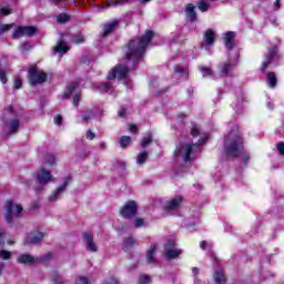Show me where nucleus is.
I'll return each mask as SVG.
<instances>
[{
	"label": "nucleus",
	"instance_id": "1",
	"mask_svg": "<svg viewBox=\"0 0 284 284\" xmlns=\"http://www.w3.org/2000/svg\"><path fill=\"white\" fill-rule=\"evenodd\" d=\"M154 38V32L151 30L146 31L141 38L132 39L128 44L126 59L132 61L133 65H136L141 59H143V54H145V48L150 45V41Z\"/></svg>",
	"mask_w": 284,
	"mask_h": 284
},
{
	"label": "nucleus",
	"instance_id": "2",
	"mask_svg": "<svg viewBox=\"0 0 284 284\" xmlns=\"http://www.w3.org/2000/svg\"><path fill=\"white\" fill-rule=\"evenodd\" d=\"M243 135L239 131V126H233L229 135L224 138V152L229 159H237L243 154Z\"/></svg>",
	"mask_w": 284,
	"mask_h": 284
},
{
	"label": "nucleus",
	"instance_id": "3",
	"mask_svg": "<svg viewBox=\"0 0 284 284\" xmlns=\"http://www.w3.org/2000/svg\"><path fill=\"white\" fill-rule=\"evenodd\" d=\"M205 143H207V134L202 135L195 144L179 145L174 151V156H181L183 162L187 163V161H190V156H192V153L194 152V149L199 148V145H205Z\"/></svg>",
	"mask_w": 284,
	"mask_h": 284
},
{
	"label": "nucleus",
	"instance_id": "4",
	"mask_svg": "<svg viewBox=\"0 0 284 284\" xmlns=\"http://www.w3.org/2000/svg\"><path fill=\"white\" fill-rule=\"evenodd\" d=\"M4 219L9 225L14 222V216H19L23 212V206L21 204H14L12 200H9L4 204Z\"/></svg>",
	"mask_w": 284,
	"mask_h": 284
},
{
	"label": "nucleus",
	"instance_id": "5",
	"mask_svg": "<svg viewBox=\"0 0 284 284\" xmlns=\"http://www.w3.org/2000/svg\"><path fill=\"white\" fill-rule=\"evenodd\" d=\"M28 80L30 85H41V83H45L48 81V73L39 70L37 65H32L28 70Z\"/></svg>",
	"mask_w": 284,
	"mask_h": 284
},
{
	"label": "nucleus",
	"instance_id": "6",
	"mask_svg": "<svg viewBox=\"0 0 284 284\" xmlns=\"http://www.w3.org/2000/svg\"><path fill=\"white\" fill-rule=\"evenodd\" d=\"M51 257H52V253H47L42 257H34L31 254L24 253V254H20L17 261L21 265H34L37 261H39L40 263H45V261H50Z\"/></svg>",
	"mask_w": 284,
	"mask_h": 284
},
{
	"label": "nucleus",
	"instance_id": "7",
	"mask_svg": "<svg viewBox=\"0 0 284 284\" xmlns=\"http://www.w3.org/2000/svg\"><path fill=\"white\" fill-rule=\"evenodd\" d=\"M234 68H236V62L229 58L226 61L219 64L217 74L221 79H226V77H232Z\"/></svg>",
	"mask_w": 284,
	"mask_h": 284
},
{
	"label": "nucleus",
	"instance_id": "8",
	"mask_svg": "<svg viewBox=\"0 0 284 284\" xmlns=\"http://www.w3.org/2000/svg\"><path fill=\"white\" fill-rule=\"evenodd\" d=\"M164 252L169 261L179 258V256L183 254V250L176 248V242H174V240L166 241V243L164 244Z\"/></svg>",
	"mask_w": 284,
	"mask_h": 284
},
{
	"label": "nucleus",
	"instance_id": "9",
	"mask_svg": "<svg viewBox=\"0 0 284 284\" xmlns=\"http://www.w3.org/2000/svg\"><path fill=\"white\" fill-rule=\"evenodd\" d=\"M139 212V205L135 201H129L124 204V207L121 209L120 214L122 219H134Z\"/></svg>",
	"mask_w": 284,
	"mask_h": 284
},
{
	"label": "nucleus",
	"instance_id": "10",
	"mask_svg": "<svg viewBox=\"0 0 284 284\" xmlns=\"http://www.w3.org/2000/svg\"><path fill=\"white\" fill-rule=\"evenodd\" d=\"M128 72H130V68L128 65H116L112 71L109 72L108 79L109 81H114L118 79H128Z\"/></svg>",
	"mask_w": 284,
	"mask_h": 284
},
{
	"label": "nucleus",
	"instance_id": "11",
	"mask_svg": "<svg viewBox=\"0 0 284 284\" xmlns=\"http://www.w3.org/2000/svg\"><path fill=\"white\" fill-rule=\"evenodd\" d=\"M276 59H278V47H272L268 49V53L262 62L261 71L265 72V70L268 69Z\"/></svg>",
	"mask_w": 284,
	"mask_h": 284
},
{
	"label": "nucleus",
	"instance_id": "12",
	"mask_svg": "<svg viewBox=\"0 0 284 284\" xmlns=\"http://www.w3.org/2000/svg\"><path fill=\"white\" fill-rule=\"evenodd\" d=\"M33 34H37V29L34 27H18L12 34V39H20V37H33Z\"/></svg>",
	"mask_w": 284,
	"mask_h": 284
},
{
	"label": "nucleus",
	"instance_id": "13",
	"mask_svg": "<svg viewBox=\"0 0 284 284\" xmlns=\"http://www.w3.org/2000/svg\"><path fill=\"white\" fill-rule=\"evenodd\" d=\"M36 179L39 185H48V183L52 181V174L42 166L41 170L37 172Z\"/></svg>",
	"mask_w": 284,
	"mask_h": 284
},
{
	"label": "nucleus",
	"instance_id": "14",
	"mask_svg": "<svg viewBox=\"0 0 284 284\" xmlns=\"http://www.w3.org/2000/svg\"><path fill=\"white\" fill-rule=\"evenodd\" d=\"M83 243L88 252H99V246L97 245V242H94V235H92V233L83 234Z\"/></svg>",
	"mask_w": 284,
	"mask_h": 284
},
{
	"label": "nucleus",
	"instance_id": "15",
	"mask_svg": "<svg viewBox=\"0 0 284 284\" xmlns=\"http://www.w3.org/2000/svg\"><path fill=\"white\" fill-rule=\"evenodd\" d=\"M4 125L8 129L7 136H12V134H17V132H19L21 122L19 121V119H12V120L6 121Z\"/></svg>",
	"mask_w": 284,
	"mask_h": 284
},
{
	"label": "nucleus",
	"instance_id": "16",
	"mask_svg": "<svg viewBox=\"0 0 284 284\" xmlns=\"http://www.w3.org/2000/svg\"><path fill=\"white\" fill-rule=\"evenodd\" d=\"M70 181H72V178L67 176L64 179L63 185L58 187L57 191L49 196V201L51 203H53V201H57V199H59V195L62 194V192H65V187H68V185H70Z\"/></svg>",
	"mask_w": 284,
	"mask_h": 284
},
{
	"label": "nucleus",
	"instance_id": "17",
	"mask_svg": "<svg viewBox=\"0 0 284 284\" xmlns=\"http://www.w3.org/2000/svg\"><path fill=\"white\" fill-rule=\"evenodd\" d=\"M43 241V233L41 232H32L29 233L27 236V243H30L31 245H37Z\"/></svg>",
	"mask_w": 284,
	"mask_h": 284
},
{
	"label": "nucleus",
	"instance_id": "18",
	"mask_svg": "<svg viewBox=\"0 0 284 284\" xmlns=\"http://www.w3.org/2000/svg\"><path fill=\"white\" fill-rule=\"evenodd\" d=\"M181 203H183V197L181 196L174 197L166 203L165 210H168L169 212L179 210V207H181Z\"/></svg>",
	"mask_w": 284,
	"mask_h": 284
},
{
	"label": "nucleus",
	"instance_id": "19",
	"mask_svg": "<svg viewBox=\"0 0 284 284\" xmlns=\"http://www.w3.org/2000/svg\"><path fill=\"white\" fill-rule=\"evenodd\" d=\"M8 14H10V10L8 8L0 9V17H8ZM13 26H14V23L2 24V26L0 24V34L8 32V30H10Z\"/></svg>",
	"mask_w": 284,
	"mask_h": 284
},
{
	"label": "nucleus",
	"instance_id": "20",
	"mask_svg": "<svg viewBox=\"0 0 284 284\" xmlns=\"http://www.w3.org/2000/svg\"><path fill=\"white\" fill-rule=\"evenodd\" d=\"M77 88H79V81H74L71 82L67 89V91L64 92V94L62 95V99L65 101L68 99H70V97H72V93L74 92V90H77Z\"/></svg>",
	"mask_w": 284,
	"mask_h": 284
},
{
	"label": "nucleus",
	"instance_id": "21",
	"mask_svg": "<svg viewBox=\"0 0 284 284\" xmlns=\"http://www.w3.org/2000/svg\"><path fill=\"white\" fill-rule=\"evenodd\" d=\"M119 26V20H113L112 22H109L104 24L103 27V37H108L114 28Z\"/></svg>",
	"mask_w": 284,
	"mask_h": 284
},
{
	"label": "nucleus",
	"instance_id": "22",
	"mask_svg": "<svg viewBox=\"0 0 284 284\" xmlns=\"http://www.w3.org/2000/svg\"><path fill=\"white\" fill-rule=\"evenodd\" d=\"M123 0H106V2L102 3L100 10H104V8H116V6H123Z\"/></svg>",
	"mask_w": 284,
	"mask_h": 284
},
{
	"label": "nucleus",
	"instance_id": "23",
	"mask_svg": "<svg viewBox=\"0 0 284 284\" xmlns=\"http://www.w3.org/2000/svg\"><path fill=\"white\" fill-rule=\"evenodd\" d=\"M185 14L190 21L196 20V11H194V4L189 3L186 4Z\"/></svg>",
	"mask_w": 284,
	"mask_h": 284
},
{
	"label": "nucleus",
	"instance_id": "24",
	"mask_svg": "<svg viewBox=\"0 0 284 284\" xmlns=\"http://www.w3.org/2000/svg\"><path fill=\"white\" fill-rule=\"evenodd\" d=\"M214 31L212 29H207L204 33V42L206 45H214Z\"/></svg>",
	"mask_w": 284,
	"mask_h": 284
},
{
	"label": "nucleus",
	"instance_id": "25",
	"mask_svg": "<svg viewBox=\"0 0 284 284\" xmlns=\"http://www.w3.org/2000/svg\"><path fill=\"white\" fill-rule=\"evenodd\" d=\"M154 254H156V244H152L150 250L146 252L148 263H156V258H154Z\"/></svg>",
	"mask_w": 284,
	"mask_h": 284
},
{
	"label": "nucleus",
	"instance_id": "26",
	"mask_svg": "<svg viewBox=\"0 0 284 284\" xmlns=\"http://www.w3.org/2000/svg\"><path fill=\"white\" fill-rule=\"evenodd\" d=\"M55 52H59L60 54H65L68 50H70V47L65 45V41L63 39H60L58 42V45L54 47Z\"/></svg>",
	"mask_w": 284,
	"mask_h": 284
},
{
	"label": "nucleus",
	"instance_id": "27",
	"mask_svg": "<svg viewBox=\"0 0 284 284\" xmlns=\"http://www.w3.org/2000/svg\"><path fill=\"white\" fill-rule=\"evenodd\" d=\"M266 83L268 85V88H276V73L274 72H268L266 75Z\"/></svg>",
	"mask_w": 284,
	"mask_h": 284
},
{
	"label": "nucleus",
	"instance_id": "28",
	"mask_svg": "<svg viewBox=\"0 0 284 284\" xmlns=\"http://www.w3.org/2000/svg\"><path fill=\"white\" fill-rule=\"evenodd\" d=\"M90 119H94V111H92V109H87L84 110L81 121L82 123H88Z\"/></svg>",
	"mask_w": 284,
	"mask_h": 284
},
{
	"label": "nucleus",
	"instance_id": "29",
	"mask_svg": "<svg viewBox=\"0 0 284 284\" xmlns=\"http://www.w3.org/2000/svg\"><path fill=\"white\" fill-rule=\"evenodd\" d=\"M136 245V240L134 237H126L123 241V246L125 250H130L131 247H134Z\"/></svg>",
	"mask_w": 284,
	"mask_h": 284
},
{
	"label": "nucleus",
	"instance_id": "30",
	"mask_svg": "<svg viewBox=\"0 0 284 284\" xmlns=\"http://www.w3.org/2000/svg\"><path fill=\"white\" fill-rule=\"evenodd\" d=\"M202 77H214V71L210 67H199Z\"/></svg>",
	"mask_w": 284,
	"mask_h": 284
},
{
	"label": "nucleus",
	"instance_id": "31",
	"mask_svg": "<svg viewBox=\"0 0 284 284\" xmlns=\"http://www.w3.org/2000/svg\"><path fill=\"white\" fill-rule=\"evenodd\" d=\"M150 155V153L148 151H143L141 152L138 158H136V163L138 165H143V163H145V161H148V156Z\"/></svg>",
	"mask_w": 284,
	"mask_h": 284
},
{
	"label": "nucleus",
	"instance_id": "32",
	"mask_svg": "<svg viewBox=\"0 0 284 284\" xmlns=\"http://www.w3.org/2000/svg\"><path fill=\"white\" fill-rule=\"evenodd\" d=\"M51 281L53 284H63V278H61V275L57 271L51 273Z\"/></svg>",
	"mask_w": 284,
	"mask_h": 284
},
{
	"label": "nucleus",
	"instance_id": "33",
	"mask_svg": "<svg viewBox=\"0 0 284 284\" xmlns=\"http://www.w3.org/2000/svg\"><path fill=\"white\" fill-rule=\"evenodd\" d=\"M55 161H57V158H54V154L49 153V154H47L44 156L43 166H45V165H54Z\"/></svg>",
	"mask_w": 284,
	"mask_h": 284
},
{
	"label": "nucleus",
	"instance_id": "34",
	"mask_svg": "<svg viewBox=\"0 0 284 284\" xmlns=\"http://www.w3.org/2000/svg\"><path fill=\"white\" fill-rule=\"evenodd\" d=\"M152 141H153L152 133L149 132V133L146 134V136H144V138L142 139L141 146H142V148H148V145H150V143H152Z\"/></svg>",
	"mask_w": 284,
	"mask_h": 284
},
{
	"label": "nucleus",
	"instance_id": "35",
	"mask_svg": "<svg viewBox=\"0 0 284 284\" xmlns=\"http://www.w3.org/2000/svg\"><path fill=\"white\" fill-rule=\"evenodd\" d=\"M174 70L176 72V74H179V77H181V79H187V71L185 69H183V67L175 65Z\"/></svg>",
	"mask_w": 284,
	"mask_h": 284
},
{
	"label": "nucleus",
	"instance_id": "36",
	"mask_svg": "<svg viewBox=\"0 0 284 284\" xmlns=\"http://www.w3.org/2000/svg\"><path fill=\"white\" fill-rule=\"evenodd\" d=\"M130 143H132V138L128 136V135H123L120 139V145L121 148H128V145H130Z\"/></svg>",
	"mask_w": 284,
	"mask_h": 284
},
{
	"label": "nucleus",
	"instance_id": "37",
	"mask_svg": "<svg viewBox=\"0 0 284 284\" xmlns=\"http://www.w3.org/2000/svg\"><path fill=\"white\" fill-rule=\"evenodd\" d=\"M200 134H201V126H199V124H196V123H192L191 135L200 136Z\"/></svg>",
	"mask_w": 284,
	"mask_h": 284
},
{
	"label": "nucleus",
	"instance_id": "38",
	"mask_svg": "<svg viewBox=\"0 0 284 284\" xmlns=\"http://www.w3.org/2000/svg\"><path fill=\"white\" fill-rule=\"evenodd\" d=\"M57 21L58 23H68V21H70V16H68L67 13H60L57 17Z\"/></svg>",
	"mask_w": 284,
	"mask_h": 284
},
{
	"label": "nucleus",
	"instance_id": "39",
	"mask_svg": "<svg viewBox=\"0 0 284 284\" xmlns=\"http://www.w3.org/2000/svg\"><path fill=\"white\" fill-rule=\"evenodd\" d=\"M197 8L201 12H207L210 10V3L202 0L197 3Z\"/></svg>",
	"mask_w": 284,
	"mask_h": 284
},
{
	"label": "nucleus",
	"instance_id": "40",
	"mask_svg": "<svg viewBox=\"0 0 284 284\" xmlns=\"http://www.w3.org/2000/svg\"><path fill=\"white\" fill-rule=\"evenodd\" d=\"M72 41L73 43L79 45V43H83L85 41V37H83V34H75V36H72Z\"/></svg>",
	"mask_w": 284,
	"mask_h": 284
},
{
	"label": "nucleus",
	"instance_id": "41",
	"mask_svg": "<svg viewBox=\"0 0 284 284\" xmlns=\"http://www.w3.org/2000/svg\"><path fill=\"white\" fill-rule=\"evenodd\" d=\"M0 257L2 261H10V258H12V253L9 251H0Z\"/></svg>",
	"mask_w": 284,
	"mask_h": 284
},
{
	"label": "nucleus",
	"instance_id": "42",
	"mask_svg": "<svg viewBox=\"0 0 284 284\" xmlns=\"http://www.w3.org/2000/svg\"><path fill=\"white\" fill-rule=\"evenodd\" d=\"M102 92H112V84L110 82H104L101 85Z\"/></svg>",
	"mask_w": 284,
	"mask_h": 284
},
{
	"label": "nucleus",
	"instance_id": "43",
	"mask_svg": "<svg viewBox=\"0 0 284 284\" xmlns=\"http://www.w3.org/2000/svg\"><path fill=\"white\" fill-rule=\"evenodd\" d=\"M0 81L3 84L8 83V75H6V70H3L1 67H0Z\"/></svg>",
	"mask_w": 284,
	"mask_h": 284
},
{
	"label": "nucleus",
	"instance_id": "44",
	"mask_svg": "<svg viewBox=\"0 0 284 284\" xmlns=\"http://www.w3.org/2000/svg\"><path fill=\"white\" fill-rule=\"evenodd\" d=\"M81 102V93H75L73 95V101H72V104L75 106V108H79V103Z\"/></svg>",
	"mask_w": 284,
	"mask_h": 284
},
{
	"label": "nucleus",
	"instance_id": "45",
	"mask_svg": "<svg viewBox=\"0 0 284 284\" xmlns=\"http://www.w3.org/2000/svg\"><path fill=\"white\" fill-rule=\"evenodd\" d=\"M13 83L16 90H21V88H23V81L21 80V78H16Z\"/></svg>",
	"mask_w": 284,
	"mask_h": 284
},
{
	"label": "nucleus",
	"instance_id": "46",
	"mask_svg": "<svg viewBox=\"0 0 284 284\" xmlns=\"http://www.w3.org/2000/svg\"><path fill=\"white\" fill-rule=\"evenodd\" d=\"M75 284H90V280L84 276H79L78 280L75 281Z\"/></svg>",
	"mask_w": 284,
	"mask_h": 284
},
{
	"label": "nucleus",
	"instance_id": "47",
	"mask_svg": "<svg viewBox=\"0 0 284 284\" xmlns=\"http://www.w3.org/2000/svg\"><path fill=\"white\" fill-rule=\"evenodd\" d=\"M145 225V221L141 217H136L134 221V227H143Z\"/></svg>",
	"mask_w": 284,
	"mask_h": 284
},
{
	"label": "nucleus",
	"instance_id": "48",
	"mask_svg": "<svg viewBox=\"0 0 284 284\" xmlns=\"http://www.w3.org/2000/svg\"><path fill=\"white\" fill-rule=\"evenodd\" d=\"M234 37H236V33L229 31L225 34L224 41H233Z\"/></svg>",
	"mask_w": 284,
	"mask_h": 284
},
{
	"label": "nucleus",
	"instance_id": "49",
	"mask_svg": "<svg viewBox=\"0 0 284 284\" xmlns=\"http://www.w3.org/2000/svg\"><path fill=\"white\" fill-rule=\"evenodd\" d=\"M95 136L97 135L94 134V132H92V130L87 131V139H89V141H94Z\"/></svg>",
	"mask_w": 284,
	"mask_h": 284
},
{
	"label": "nucleus",
	"instance_id": "50",
	"mask_svg": "<svg viewBox=\"0 0 284 284\" xmlns=\"http://www.w3.org/2000/svg\"><path fill=\"white\" fill-rule=\"evenodd\" d=\"M61 123H63V116H61V115H55V116H54V124H55V125H61Z\"/></svg>",
	"mask_w": 284,
	"mask_h": 284
},
{
	"label": "nucleus",
	"instance_id": "51",
	"mask_svg": "<svg viewBox=\"0 0 284 284\" xmlns=\"http://www.w3.org/2000/svg\"><path fill=\"white\" fill-rule=\"evenodd\" d=\"M140 283L141 284L150 283V277L148 275H141Z\"/></svg>",
	"mask_w": 284,
	"mask_h": 284
},
{
	"label": "nucleus",
	"instance_id": "52",
	"mask_svg": "<svg viewBox=\"0 0 284 284\" xmlns=\"http://www.w3.org/2000/svg\"><path fill=\"white\" fill-rule=\"evenodd\" d=\"M225 48H226V50H233L234 41H232V40L225 41Z\"/></svg>",
	"mask_w": 284,
	"mask_h": 284
},
{
	"label": "nucleus",
	"instance_id": "53",
	"mask_svg": "<svg viewBox=\"0 0 284 284\" xmlns=\"http://www.w3.org/2000/svg\"><path fill=\"white\" fill-rule=\"evenodd\" d=\"M125 114H128V110H125V108H121V109L119 110V116H120L121 119H125Z\"/></svg>",
	"mask_w": 284,
	"mask_h": 284
},
{
	"label": "nucleus",
	"instance_id": "54",
	"mask_svg": "<svg viewBox=\"0 0 284 284\" xmlns=\"http://www.w3.org/2000/svg\"><path fill=\"white\" fill-rule=\"evenodd\" d=\"M129 130L133 134H136V132H139V129L136 128V124H130Z\"/></svg>",
	"mask_w": 284,
	"mask_h": 284
},
{
	"label": "nucleus",
	"instance_id": "55",
	"mask_svg": "<svg viewBox=\"0 0 284 284\" xmlns=\"http://www.w3.org/2000/svg\"><path fill=\"white\" fill-rule=\"evenodd\" d=\"M277 150L280 154L284 155V142L277 144Z\"/></svg>",
	"mask_w": 284,
	"mask_h": 284
},
{
	"label": "nucleus",
	"instance_id": "56",
	"mask_svg": "<svg viewBox=\"0 0 284 284\" xmlns=\"http://www.w3.org/2000/svg\"><path fill=\"white\" fill-rule=\"evenodd\" d=\"M20 50H30V43L23 42L20 44Z\"/></svg>",
	"mask_w": 284,
	"mask_h": 284
},
{
	"label": "nucleus",
	"instance_id": "57",
	"mask_svg": "<svg viewBox=\"0 0 284 284\" xmlns=\"http://www.w3.org/2000/svg\"><path fill=\"white\" fill-rule=\"evenodd\" d=\"M200 247H201V250H205V247H207V242L206 241H202L200 243Z\"/></svg>",
	"mask_w": 284,
	"mask_h": 284
},
{
	"label": "nucleus",
	"instance_id": "58",
	"mask_svg": "<svg viewBox=\"0 0 284 284\" xmlns=\"http://www.w3.org/2000/svg\"><path fill=\"white\" fill-rule=\"evenodd\" d=\"M51 1H52V3H54V6H59V3H68L63 0H51Z\"/></svg>",
	"mask_w": 284,
	"mask_h": 284
},
{
	"label": "nucleus",
	"instance_id": "59",
	"mask_svg": "<svg viewBox=\"0 0 284 284\" xmlns=\"http://www.w3.org/2000/svg\"><path fill=\"white\" fill-rule=\"evenodd\" d=\"M7 112H8V114H12V112H14V108H12V105H9L7 108Z\"/></svg>",
	"mask_w": 284,
	"mask_h": 284
},
{
	"label": "nucleus",
	"instance_id": "60",
	"mask_svg": "<svg viewBox=\"0 0 284 284\" xmlns=\"http://www.w3.org/2000/svg\"><path fill=\"white\" fill-rule=\"evenodd\" d=\"M274 8H276L277 10L278 8H281V0H275Z\"/></svg>",
	"mask_w": 284,
	"mask_h": 284
},
{
	"label": "nucleus",
	"instance_id": "61",
	"mask_svg": "<svg viewBox=\"0 0 284 284\" xmlns=\"http://www.w3.org/2000/svg\"><path fill=\"white\" fill-rule=\"evenodd\" d=\"M192 273L196 276L199 274V267H193Z\"/></svg>",
	"mask_w": 284,
	"mask_h": 284
},
{
	"label": "nucleus",
	"instance_id": "62",
	"mask_svg": "<svg viewBox=\"0 0 284 284\" xmlns=\"http://www.w3.org/2000/svg\"><path fill=\"white\" fill-rule=\"evenodd\" d=\"M267 108H268L270 110H274V104H272V102H268V103H267Z\"/></svg>",
	"mask_w": 284,
	"mask_h": 284
},
{
	"label": "nucleus",
	"instance_id": "63",
	"mask_svg": "<svg viewBox=\"0 0 284 284\" xmlns=\"http://www.w3.org/2000/svg\"><path fill=\"white\" fill-rule=\"evenodd\" d=\"M270 22L273 24L276 23V18H274V17L270 18Z\"/></svg>",
	"mask_w": 284,
	"mask_h": 284
},
{
	"label": "nucleus",
	"instance_id": "64",
	"mask_svg": "<svg viewBox=\"0 0 284 284\" xmlns=\"http://www.w3.org/2000/svg\"><path fill=\"white\" fill-rule=\"evenodd\" d=\"M141 1V3H148V1H150V0H140Z\"/></svg>",
	"mask_w": 284,
	"mask_h": 284
}]
</instances>
